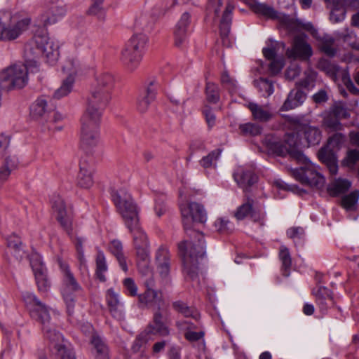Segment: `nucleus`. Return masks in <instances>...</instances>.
I'll return each instance as SVG.
<instances>
[{
  "instance_id": "obj_1",
  "label": "nucleus",
  "mask_w": 359,
  "mask_h": 359,
  "mask_svg": "<svg viewBox=\"0 0 359 359\" xmlns=\"http://www.w3.org/2000/svg\"><path fill=\"white\" fill-rule=\"evenodd\" d=\"M182 222L191 241H183L178 245L179 252L182 258L184 273L191 280L198 276V258L205 254L204 236L201 232L191 230L194 222L205 223L207 214L203 206L191 202L180 205Z\"/></svg>"
},
{
  "instance_id": "obj_2",
  "label": "nucleus",
  "mask_w": 359,
  "mask_h": 359,
  "mask_svg": "<svg viewBox=\"0 0 359 359\" xmlns=\"http://www.w3.org/2000/svg\"><path fill=\"white\" fill-rule=\"evenodd\" d=\"M296 124H294L293 131L286 134L283 144L274 141L271 137H266L264 143L269 150L277 155L284 156L289 154L297 162H305L307 161V157L297 149L300 142L299 136L301 132H297L296 130Z\"/></svg>"
},
{
  "instance_id": "obj_3",
  "label": "nucleus",
  "mask_w": 359,
  "mask_h": 359,
  "mask_svg": "<svg viewBox=\"0 0 359 359\" xmlns=\"http://www.w3.org/2000/svg\"><path fill=\"white\" fill-rule=\"evenodd\" d=\"M147 42L146 34H135L122 50L121 60L129 71H134L140 65Z\"/></svg>"
},
{
  "instance_id": "obj_4",
  "label": "nucleus",
  "mask_w": 359,
  "mask_h": 359,
  "mask_svg": "<svg viewBox=\"0 0 359 359\" xmlns=\"http://www.w3.org/2000/svg\"><path fill=\"white\" fill-rule=\"evenodd\" d=\"M23 299L29 310L31 317L41 324L46 337L52 340L54 330H57L50 323L49 309L32 293L26 292L23 295Z\"/></svg>"
},
{
  "instance_id": "obj_5",
  "label": "nucleus",
  "mask_w": 359,
  "mask_h": 359,
  "mask_svg": "<svg viewBox=\"0 0 359 359\" xmlns=\"http://www.w3.org/2000/svg\"><path fill=\"white\" fill-rule=\"evenodd\" d=\"M233 6L228 0H208L207 11L213 13L215 18H220V36L222 43L225 46L231 45L229 34L230 32V23L231 21V13Z\"/></svg>"
},
{
  "instance_id": "obj_6",
  "label": "nucleus",
  "mask_w": 359,
  "mask_h": 359,
  "mask_svg": "<svg viewBox=\"0 0 359 359\" xmlns=\"http://www.w3.org/2000/svg\"><path fill=\"white\" fill-rule=\"evenodd\" d=\"M111 197L127 227L139 222L137 206L126 189L114 190Z\"/></svg>"
},
{
  "instance_id": "obj_7",
  "label": "nucleus",
  "mask_w": 359,
  "mask_h": 359,
  "mask_svg": "<svg viewBox=\"0 0 359 359\" xmlns=\"http://www.w3.org/2000/svg\"><path fill=\"white\" fill-rule=\"evenodd\" d=\"M133 236L134 248L137 256V267L142 271H148L150 262L149 242L139 222L127 227Z\"/></svg>"
},
{
  "instance_id": "obj_8",
  "label": "nucleus",
  "mask_w": 359,
  "mask_h": 359,
  "mask_svg": "<svg viewBox=\"0 0 359 359\" xmlns=\"http://www.w3.org/2000/svg\"><path fill=\"white\" fill-rule=\"evenodd\" d=\"M28 65L16 64L0 73V88L22 89L27 83Z\"/></svg>"
},
{
  "instance_id": "obj_9",
  "label": "nucleus",
  "mask_w": 359,
  "mask_h": 359,
  "mask_svg": "<svg viewBox=\"0 0 359 359\" xmlns=\"http://www.w3.org/2000/svg\"><path fill=\"white\" fill-rule=\"evenodd\" d=\"M80 148L86 154L95 151L100 143V121L81 118Z\"/></svg>"
},
{
  "instance_id": "obj_10",
  "label": "nucleus",
  "mask_w": 359,
  "mask_h": 359,
  "mask_svg": "<svg viewBox=\"0 0 359 359\" xmlns=\"http://www.w3.org/2000/svg\"><path fill=\"white\" fill-rule=\"evenodd\" d=\"M60 267L63 273L62 294L65 302L67 313L72 315L74 311L75 294L81 293L82 287L76 280L67 263L60 262Z\"/></svg>"
},
{
  "instance_id": "obj_11",
  "label": "nucleus",
  "mask_w": 359,
  "mask_h": 359,
  "mask_svg": "<svg viewBox=\"0 0 359 359\" xmlns=\"http://www.w3.org/2000/svg\"><path fill=\"white\" fill-rule=\"evenodd\" d=\"M25 49L34 55H43L50 63H54L59 57L57 45L50 41L46 34L34 35L26 45Z\"/></svg>"
},
{
  "instance_id": "obj_12",
  "label": "nucleus",
  "mask_w": 359,
  "mask_h": 359,
  "mask_svg": "<svg viewBox=\"0 0 359 359\" xmlns=\"http://www.w3.org/2000/svg\"><path fill=\"white\" fill-rule=\"evenodd\" d=\"M300 163L304 165L293 170L292 173L294 178L302 184L318 189H322L325 185V180L318 171V168L308 158L306 161Z\"/></svg>"
},
{
  "instance_id": "obj_13",
  "label": "nucleus",
  "mask_w": 359,
  "mask_h": 359,
  "mask_svg": "<svg viewBox=\"0 0 359 359\" xmlns=\"http://www.w3.org/2000/svg\"><path fill=\"white\" fill-rule=\"evenodd\" d=\"M32 20L26 16L17 21L10 18H0V40L12 41L18 39L31 24Z\"/></svg>"
},
{
  "instance_id": "obj_14",
  "label": "nucleus",
  "mask_w": 359,
  "mask_h": 359,
  "mask_svg": "<svg viewBox=\"0 0 359 359\" xmlns=\"http://www.w3.org/2000/svg\"><path fill=\"white\" fill-rule=\"evenodd\" d=\"M107 102V99L102 91H90L87 96L86 109L81 118L101 121Z\"/></svg>"
},
{
  "instance_id": "obj_15",
  "label": "nucleus",
  "mask_w": 359,
  "mask_h": 359,
  "mask_svg": "<svg viewBox=\"0 0 359 359\" xmlns=\"http://www.w3.org/2000/svg\"><path fill=\"white\" fill-rule=\"evenodd\" d=\"M238 220L250 217L255 222H259L265 217V212L262 205H257L253 199L247 198L246 201L240 205L234 213Z\"/></svg>"
},
{
  "instance_id": "obj_16",
  "label": "nucleus",
  "mask_w": 359,
  "mask_h": 359,
  "mask_svg": "<svg viewBox=\"0 0 359 359\" xmlns=\"http://www.w3.org/2000/svg\"><path fill=\"white\" fill-rule=\"evenodd\" d=\"M325 71L332 80L338 85L341 90H357L354 88L349 74L345 69L339 68L334 64L327 63L325 67Z\"/></svg>"
},
{
  "instance_id": "obj_17",
  "label": "nucleus",
  "mask_w": 359,
  "mask_h": 359,
  "mask_svg": "<svg viewBox=\"0 0 359 359\" xmlns=\"http://www.w3.org/2000/svg\"><path fill=\"white\" fill-rule=\"evenodd\" d=\"M313 51L311 46L303 36H296L292 42L291 48L285 51L287 58L302 60L309 59L312 55Z\"/></svg>"
},
{
  "instance_id": "obj_18",
  "label": "nucleus",
  "mask_w": 359,
  "mask_h": 359,
  "mask_svg": "<svg viewBox=\"0 0 359 359\" xmlns=\"http://www.w3.org/2000/svg\"><path fill=\"white\" fill-rule=\"evenodd\" d=\"M332 4L330 20L333 23L343 21L346 16V8H359V0H325Z\"/></svg>"
},
{
  "instance_id": "obj_19",
  "label": "nucleus",
  "mask_w": 359,
  "mask_h": 359,
  "mask_svg": "<svg viewBox=\"0 0 359 359\" xmlns=\"http://www.w3.org/2000/svg\"><path fill=\"white\" fill-rule=\"evenodd\" d=\"M53 210L56 219L65 231L69 232L72 225L71 210L67 208L65 203L60 197H57L53 201Z\"/></svg>"
},
{
  "instance_id": "obj_20",
  "label": "nucleus",
  "mask_w": 359,
  "mask_h": 359,
  "mask_svg": "<svg viewBox=\"0 0 359 359\" xmlns=\"http://www.w3.org/2000/svg\"><path fill=\"white\" fill-rule=\"evenodd\" d=\"M52 112L53 109L48 107V100L44 96L37 98L30 107L32 118L42 123L48 121Z\"/></svg>"
},
{
  "instance_id": "obj_21",
  "label": "nucleus",
  "mask_w": 359,
  "mask_h": 359,
  "mask_svg": "<svg viewBox=\"0 0 359 359\" xmlns=\"http://www.w3.org/2000/svg\"><path fill=\"white\" fill-rule=\"evenodd\" d=\"M67 13L65 5H53L39 15L40 25L46 26L60 20Z\"/></svg>"
},
{
  "instance_id": "obj_22",
  "label": "nucleus",
  "mask_w": 359,
  "mask_h": 359,
  "mask_svg": "<svg viewBox=\"0 0 359 359\" xmlns=\"http://www.w3.org/2000/svg\"><path fill=\"white\" fill-rule=\"evenodd\" d=\"M233 178L238 185L245 190L257 182V177L252 166H239L233 173Z\"/></svg>"
},
{
  "instance_id": "obj_23",
  "label": "nucleus",
  "mask_w": 359,
  "mask_h": 359,
  "mask_svg": "<svg viewBox=\"0 0 359 359\" xmlns=\"http://www.w3.org/2000/svg\"><path fill=\"white\" fill-rule=\"evenodd\" d=\"M144 332L151 338L153 335L161 337L169 335V328L163 322V316L160 311L156 310L154 312L152 321L149 323Z\"/></svg>"
},
{
  "instance_id": "obj_24",
  "label": "nucleus",
  "mask_w": 359,
  "mask_h": 359,
  "mask_svg": "<svg viewBox=\"0 0 359 359\" xmlns=\"http://www.w3.org/2000/svg\"><path fill=\"white\" fill-rule=\"evenodd\" d=\"M190 22V15L187 12L184 13L181 15L174 30V43L176 46L181 47L185 43Z\"/></svg>"
},
{
  "instance_id": "obj_25",
  "label": "nucleus",
  "mask_w": 359,
  "mask_h": 359,
  "mask_svg": "<svg viewBox=\"0 0 359 359\" xmlns=\"http://www.w3.org/2000/svg\"><path fill=\"white\" fill-rule=\"evenodd\" d=\"M303 27L306 31L309 32L313 37L317 39L320 43V48L328 56H333L336 53V49L334 47V39L329 36L325 35L322 37L318 36V31L313 27L311 23H306L303 25Z\"/></svg>"
},
{
  "instance_id": "obj_26",
  "label": "nucleus",
  "mask_w": 359,
  "mask_h": 359,
  "mask_svg": "<svg viewBox=\"0 0 359 359\" xmlns=\"http://www.w3.org/2000/svg\"><path fill=\"white\" fill-rule=\"evenodd\" d=\"M50 341L56 359H76L74 353L66 347L63 337L59 332L54 330L53 337Z\"/></svg>"
},
{
  "instance_id": "obj_27",
  "label": "nucleus",
  "mask_w": 359,
  "mask_h": 359,
  "mask_svg": "<svg viewBox=\"0 0 359 359\" xmlns=\"http://www.w3.org/2000/svg\"><path fill=\"white\" fill-rule=\"evenodd\" d=\"M31 266L35 276L39 290L46 292L50 285L46 277V267L38 257L35 259L31 260Z\"/></svg>"
},
{
  "instance_id": "obj_28",
  "label": "nucleus",
  "mask_w": 359,
  "mask_h": 359,
  "mask_svg": "<svg viewBox=\"0 0 359 359\" xmlns=\"http://www.w3.org/2000/svg\"><path fill=\"white\" fill-rule=\"evenodd\" d=\"M106 300L111 315L118 320H122L124 316L123 304L118 294L113 289H109L107 291Z\"/></svg>"
},
{
  "instance_id": "obj_29",
  "label": "nucleus",
  "mask_w": 359,
  "mask_h": 359,
  "mask_svg": "<svg viewBox=\"0 0 359 359\" xmlns=\"http://www.w3.org/2000/svg\"><path fill=\"white\" fill-rule=\"evenodd\" d=\"M139 304L149 308H156L159 311L163 302L162 294L155 289H147L146 291L138 296Z\"/></svg>"
},
{
  "instance_id": "obj_30",
  "label": "nucleus",
  "mask_w": 359,
  "mask_h": 359,
  "mask_svg": "<svg viewBox=\"0 0 359 359\" xmlns=\"http://www.w3.org/2000/svg\"><path fill=\"white\" fill-rule=\"evenodd\" d=\"M244 1L252 7L254 12L267 18L278 19L279 20H284L286 18L285 15L277 13L272 7L266 4L258 3L255 0Z\"/></svg>"
},
{
  "instance_id": "obj_31",
  "label": "nucleus",
  "mask_w": 359,
  "mask_h": 359,
  "mask_svg": "<svg viewBox=\"0 0 359 359\" xmlns=\"http://www.w3.org/2000/svg\"><path fill=\"white\" fill-rule=\"evenodd\" d=\"M296 130L304 134L309 146L318 144L321 140V132L317 127L297 123Z\"/></svg>"
},
{
  "instance_id": "obj_32",
  "label": "nucleus",
  "mask_w": 359,
  "mask_h": 359,
  "mask_svg": "<svg viewBox=\"0 0 359 359\" xmlns=\"http://www.w3.org/2000/svg\"><path fill=\"white\" fill-rule=\"evenodd\" d=\"M155 259L157 269L161 277H166L170 272V255L168 250L161 246L156 252Z\"/></svg>"
},
{
  "instance_id": "obj_33",
  "label": "nucleus",
  "mask_w": 359,
  "mask_h": 359,
  "mask_svg": "<svg viewBox=\"0 0 359 359\" xmlns=\"http://www.w3.org/2000/svg\"><path fill=\"white\" fill-rule=\"evenodd\" d=\"M313 293L316 298V302L320 310L326 311L334 304L332 292L328 288L319 286L313 290Z\"/></svg>"
},
{
  "instance_id": "obj_34",
  "label": "nucleus",
  "mask_w": 359,
  "mask_h": 359,
  "mask_svg": "<svg viewBox=\"0 0 359 359\" xmlns=\"http://www.w3.org/2000/svg\"><path fill=\"white\" fill-rule=\"evenodd\" d=\"M93 182L92 168L81 163L76 177V185L82 189H89L93 186Z\"/></svg>"
},
{
  "instance_id": "obj_35",
  "label": "nucleus",
  "mask_w": 359,
  "mask_h": 359,
  "mask_svg": "<svg viewBox=\"0 0 359 359\" xmlns=\"http://www.w3.org/2000/svg\"><path fill=\"white\" fill-rule=\"evenodd\" d=\"M351 183L346 179H334L327 187V191L330 196L337 197L346 193L351 187Z\"/></svg>"
},
{
  "instance_id": "obj_36",
  "label": "nucleus",
  "mask_w": 359,
  "mask_h": 359,
  "mask_svg": "<svg viewBox=\"0 0 359 359\" xmlns=\"http://www.w3.org/2000/svg\"><path fill=\"white\" fill-rule=\"evenodd\" d=\"M285 49V43L283 42L273 41L268 39L266 42V46L262 49V53L264 57L268 60L274 59L281 55H279V52Z\"/></svg>"
},
{
  "instance_id": "obj_37",
  "label": "nucleus",
  "mask_w": 359,
  "mask_h": 359,
  "mask_svg": "<svg viewBox=\"0 0 359 359\" xmlns=\"http://www.w3.org/2000/svg\"><path fill=\"white\" fill-rule=\"evenodd\" d=\"M91 344L95 359H109L108 348L100 337L93 336Z\"/></svg>"
},
{
  "instance_id": "obj_38",
  "label": "nucleus",
  "mask_w": 359,
  "mask_h": 359,
  "mask_svg": "<svg viewBox=\"0 0 359 359\" xmlns=\"http://www.w3.org/2000/svg\"><path fill=\"white\" fill-rule=\"evenodd\" d=\"M254 119L262 122H266L272 118V113L267 109L258 105L257 104L250 102L248 105Z\"/></svg>"
},
{
  "instance_id": "obj_39",
  "label": "nucleus",
  "mask_w": 359,
  "mask_h": 359,
  "mask_svg": "<svg viewBox=\"0 0 359 359\" xmlns=\"http://www.w3.org/2000/svg\"><path fill=\"white\" fill-rule=\"evenodd\" d=\"M109 250L116 257L121 268L126 272L128 266L126 258L123 254L122 243L119 241L114 240L109 243Z\"/></svg>"
},
{
  "instance_id": "obj_40",
  "label": "nucleus",
  "mask_w": 359,
  "mask_h": 359,
  "mask_svg": "<svg viewBox=\"0 0 359 359\" xmlns=\"http://www.w3.org/2000/svg\"><path fill=\"white\" fill-rule=\"evenodd\" d=\"M305 99L306 94L304 91H290L284 102L283 108L285 110L294 109L303 103Z\"/></svg>"
},
{
  "instance_id": "obj_41",
  "label": "nucleus",
  "mask_w": 359,
  "mask_h": 359,
  "mask_svg": "<svg viewBox=\"0 0 359 359\" xmlns=\"http://www.w3.org/2000/svg\"><path fill=\"white\" fill-rule=\"evenodd\" d=\"M358 198L359 191H353L341 198L340 205L347 212L355 211L358 208Z\"/></svg>"
},
{
  "instance_id": "obj_42",
  "label": "nucleus",
  "mask_w": 359,
  "mask_h": 359,
  "mask_svg": "<svg viewBox=\"0 0 359 359\" xmlns=\"http://www.w3.org/2000/svg\"><path fill=\"white\" fill-rule=\"evenodd\" d=\"M114 84L115 79L111 74L109 73H100L95 76L94 87L98 89H110L116 87Z\"/></svg>"
},
{
  "instance_id": "obj_43",
  "label": "nucleus",
  "mask_w": 359,
  "mask_h": 359,
  "mask_svg": "<svg viewBox=\"0 0 359 359\" xmlns=\"http://www.w3.org/2000/svg\"><path fill=\"white\" fill-rule=\"evenodd\" d=\"M95 262L97 277L100 281L104 282L106 280L104 273L107 271V265L104 255L100 250H98L97 252Z\"/></svg>"
},
{
  "instance_id": "obj_44",
  "label": "nucleus",
  "mask_w": 359,
  "mask_h": 359,
  "mask_svg": "<svg viewBox=\"0 0 359 359\" xmlns=\"http://www.w3.org/2000/svg\"><path fill=\"white\" fill-rule=\"evenodd\" d=\"M153 91H142L138 97L137 109L141 113L145 112L151 102L154 99Z\"/></svg>"
},
{
  "instance_id": "obj_45",
  "label": "nucleus",
  "mask_w": 359,
  "mask_h": 359,
  "mask_svg": "<svg viewBox=\"0 0 359 359\" xmlns=\"http://www.w3.org/2000/svg\"><path fill=\"white\" fill-rule=\"evenodd\" d=\"M279 258L282 262L283 274L285 276H289V271L292 262L289 250L285 246H280L279 250Z\"/></svg>"
},
{
  "instance_id": "obj_46",
  "label": "nucleus",
  "mask_w": 359,
  "mask_h": 359,
  "mask_svg": "<svg viewBox=\"0 0 359 359\" xmlns=\"http://www.w3.org/2000/svg\"><path fill=\"white\" fill-rule=\"evenodd\" d=\"M323 125L332 130H340L342 129V125L340 120L333 114L330 111L326 112L323 118Z\"/></svg>"
},
{
  "instance_id": "obj_47",
  "label": "nucleus",
  "mask_w": 359,
  "mask_h": 359,
  "mask_svg": "<svg viewBox=\"0 0 359 359\" xmlns=\"http://www.w3.org/2000/svg\"><path fill=\"white\" fill-rule=\"evenodd\" d=\"M151 339H152V338L150 336H148L144 332H142L136 337L133 341L131 347L134 353L141 351L143 348H144L147 342Z\"/></svg>"
},
{
  "instance_id": "obj_48",
  "label": "nucleus",
  "mask_w": 359,
  "mask_h": 359,
  "mask_svg": "<svg viewBox=\"0 0 359 359\" xmlns=\"http://www.w3.org/2000/svg\"><path fill=\"white\" fill-rule=\"evenodd\" d=\"M63 70L66 73H71L76 75L81 71V65L79 61L74 57L67 59L63 66Z\"/></svg>"
},
{
  "instance_id": "obj_49",
  "label": "nucleus",
  "mask_w": 359,
  "mask_h": 359,
  "mask_svg": "<svg viewBox=\"0 0 359 359\" xmlns=\"http://www.w3.org/2000/svg\"><path fill=\"white\" fill-rule=\"evenodd\" d=\"M173 308L177 312L182 313L185 317L196 318L195 311L193 308L189 307L184 302L177 301L173 303Z\"/></svg>"
},
{
  "instance_id": "obj_50",
  "label": "nucleus",
  "mask_w": 359,
  "mask_h": 359,
  "mask_svg": "<svg viewBox=\"0 0 359 359\" xmlns=\"http://www.w3.org/2000/svg\"><path fill=\"white\" fill-rule=\"evenodd\" d=\"M240 130L243 135L256 136L262 133V127L256 123H247L240 126Z\"/></svg>"
},
{
  "instance_id": "obj_51",
  "label": "nucleus",
  "mask_w": 359,
  "mask_h": 359,
  "mask_svg": "<svg viewBox=\"0 0 359 359\" xmlns=\"http://www.w3.org/2000/svg\"><path fill=\"white\" fill-rule=\"evenodd\" d=\"M270 62L269 64V69L271 74L276 75L280 72L285 65L284 57H280L268 60Z\"/></svg>"
},
{
  "instance_id": "obj_52",
  "label": "nucleus",
  "mask_w": 359,
  "mask_h": 359,
  "mask_svg": "<svg viewBox=\"0 0 359 359\" xmlns=\"http://www.w3.org/2000/svg\"><path fill=\"white\" fill-rule=\"evenodd\" d=\"M334 151L327 145L321 148L318 153V158L320 161L325 163L327 162L331 161L336 158L334 155Z\"/></svg>"
},
{
  "instance_id": "obj_53",
  "label": "nucleus",
  "mask_w": 359,
  "mask_h": 359,
  "mask_svg": "<svg viewBox=\"0 0 359 359\" xmlns=\"http://www.w3.org/2000/svg\"><path fill=\"white\" fill-rule=\"evenodd\" d=\"M345 136L341 133H335L331 136L328 140L327 145L334 149L338 150L344 143Z\"/></svg>"
},
{
  "instance_id": "obj_54",
  "label": "nucleus",
  "mask_w": 359,
  "mask_h": 359,
  "mask_svg": "<svg viewBox=\"0 0 359 359\" xmlns=\"http://www.w3.org/2000/svg\"><path fill=\"white\" fill-rule=\"evenodd\" d=\"M74 245L77 252V258L79 262V269L81 270L82 269H86V259L84 257V253L83 250V240L81 238H76L74 240Z\"/></svg>"
},
{
  "instance_id": "obj_55",
  "label": "nucleus",
  "mask_w": 359,
  "mask_h": 359,
  "mask_svg": "<svg viewBox=\"0 0 359 359\" xmlns=\"http://www.w3.org/2000/svg\"><path fill=\"white\" fill-rule=\"evenodd\" d=\"M150 262L148 264V271L144 272L138 268L140 273L142 276L143 282L147 289H154L155 287V280L154 278L153 272L151 270L149 266Z\"/></svg>"
},
{
  "instance_id": "obj_56",
  "label": "nucleus",
  "mask_w": 359,
  "mask_h": 359,
  "mask_svg": "<svg viewBox=\"0 0 359 359\" xmlns=\"http://www.w3.org/2000/svg\"><path fill=\"white\" fill-rule=\"evenodd\" d=\"M358 161L359 151L357 149H352L347 152L346 157L344 160V163L347 167L353 168Z\"/></svg>"
},
{
  "instance_id": "obj_57",
  "label": "nucleus",
  "mask_w": 359,
  "mask_h": 359,
  "mask_svg": "<svg viewBox=\"0 0 359 359\" xmlns=\"http://www.w3.org/2000/svg\"><path fill=\"white\" fill-rule=\"evenodd\" d=\"M220 154L221 151L219 149H217L212 151L208 156L203 157L201 160L200 163L201 166H203L205 168L210 167L212 165L213 162L217 160Z\"/></svg>"
},
{
  "instance_id": "obj_58",
  "label": "nucleus",
  "mask_w": 359,
  "mask_h": 359,
  "mask_svg": "<svg viewBox=\"0 0 359 359\" xmlns=\"http://www.w3.org/2000/svg\"><path fill=\"white\" fill-rule=\"evenodd\" d=\"M339 120L345 119L349 117L350 114L347 109L341 104L334 105L330 110Z\"/></svg>"
},
{
  "instance_id": "obj_59",
  "label": "nucleus",
  "mask_w": 359,
  "mask_h": 359,
  "mask_svg": "<svg viewBox=\"0 0 359 359\" xmlns=\"http://www.w3.org/2000/svg\"><path fill=\"white\" fill-rule=\"evenodd\" d=\"M11 160L6 158L5 164L0 169V180L5 181L11 175V170L15 167V163H10Z\"/></svg>"
},
{
  "instance_id": "obj_60",
  "label": "nucleus",
  "mask_w": 359,
  "mask_h": 359,
  "mask_svg": "<svg viewBox=\"0 0 359 359\" xmlns=\"http://www.w3.org/2000/svg\"><path fill=\"white\" fill-rule=\"evenodd\" d=\"M94 2L89 8L88 13L90 15H97L99 18H104V12L101 4L103 0H93Z\"/></svg>"
},
{
  "instance_id": "obj_61",
  "label": "nucleus",
  "mask_w": 359,
  "mask_h": 359,
  "mask_svg": "<svg viewBox=\"0 0 359 359\" xmlns=\"http://www.w3.org/2000/svg\"><path fill=\"white\" fill-rule=\"evenodd\" d=\"M123 283L129 295L135 297L137 294V287L132 278H125Z\"/></svg>"
},
{
  "instance_id": "obj_62",
  "label": "nucleus",
  "mask_w": 359,
  "mask_h": 359,
  "mask_svg": "<svg viewBox=\"0 0 359 359\" xmlns=\"http://www.w3.org/2000/svg\"><path fill=\"white\" fill-rule=\"evenodd\" d=\"M67 76L62 80L60 90H69L74 87L76 83V75L71 73H67Z\"/></svg>"
},
{
  "instance_id": "obj_63",
  "label": "nucleus",
  "mask_w": 359,
  "mask_h": 359,
  "mask_svg": "<svg viewBox=\"0 0 359 359\" xmlns=\"http://www.w3.org/2000/svg\"><path fill=\"white\" fill-rule=\"evenodd\" d=\"M221 81L223 86L226 88H237L236 81L231 77L226 72H224L221 76Z\"/></svg>"
},
{
  "instance_id": "obj_64",
  "label": "nucleus",
  "mask_w": 359,
  "mask_h": 359,
  "mask_svg": "<svg viewBox=\"0 0 359 359\" xmlns=\"http://www.w3.org/2000/svg\"><path fill=\"white\" fill-rule=\"evenodd\" d=\"M287 235L292 239H302L304 235V231L302 227H292L287 231Z\"/></svg>"
}]
</instances>
